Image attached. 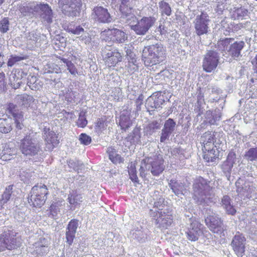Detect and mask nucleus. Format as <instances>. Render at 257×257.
I'll use <instances>...</instances> for the list:
<instances>
[{
  "instance_id": "nucleus-1",
  "label": "nucleus",
  "mask_w": 257,
  "mask_h": 257,
  "mask_svg": "<svg viewBox=\"0 0 257 257\" xmlns=\"http://www.w3.org/2000/svg\"><path fill=\"white\" fill-rule=\"evenodd\" d=\"M164 200L160 198L155 202L153 208L150 210V214L160 228H167L172 222V216L169 212L167 206L164 203Z\"/></svg>"
},
{
  "instance_id": "nucleus-2",
  "label": "nucleus",
  "mask_w": 257,
  "mask_h": 257,
  "mask_svg": "<svg viewBox=\"0 0 257 257\" xmlns=\"http://www.w3.org/2000/svg\"><path fill=\"white\" fill-rule=\"evenodd\" d=\"M164 159L160 154L153 155L141 161L140 175L145 177V171L150 172L153 176H158L165 170Z\"/></svg>"
},
{
  "instance_id": "nucleus-3",
  "label": "nucleus",
  "mask_w": 257,
  "mask_h": 257,
  "mask_svg": "<svg viewBox=\"0 0 257 257\" xmlns=\"http://www.w3.org/2000/svg\"><path fill=\"white\" fill-rule=\"evenodd\" d=\"M165 52L161 43L145 47L142 52V60L148 66L159 64L165 60Z\"/></svg>"
},
{
  "instance_id": "nucleus-4",
  "label": "nucleus",
  "mask_w": 257,
  "mask_h": 257,
  "mask_svg": "<svg viewBox=\"0 0 257 257\" xmlns=\"http://www.w3.org/2000/svg\"><path fill=\"white\" fill-rule=\"evenodd\" d=\"M209 183V181L201 177L195 180L193 187L194 199L203 202L210 198L212 191Z\"/></svg>"
},
{
  "instance_id": "nucleus-5",
  "label": "nucleus",
  "mask_w": 257,
  "mask_h": 257,
  "mask_svg": "<svg viewBox=\"0 0 257 257\" xmlns=\"http://www.w3.org/2000/svg\"><path fill=\"white\" fill-rule=\"evenodd\" d=\"M30 194L28 197L29 203L34 207H41L47 199L48 191L46 185L37 184L32 188Z\"/></svg>"
},
{
  "instance_id": "nucleus-6",
  "label": "nucleus",
  "mask_w": 257,
  "mask_h": 257,
  "mask_svg": "<svg viewBox=\"0 0 257 257\" xmlns=\"http://www.w3.org/2000/svg\"><path fill=\"white\" fill-rule=\"evenodd\" d=\"M20 149L24 155L33 156L40 152V146L37 140L29 135L21 141Z\"/></svg>"
},
{
  "instance_id": "nucleus-7",
  "label": "nucleus",
  "mask_w": 257,
  "mask_h": 257,
  "mask_svg": "<svg viewBox=\"0 0 257 257\" xmlns=\"http://www.w3.org/2000/svg\"><path fill=\"white\" fill-rule=\"evenodd\" d=\"M17 233L13 230L0 235V251L6 248L9 250L17 248L21 244V238L16 237Z\"/></svg>"
},
{
  "instance_id": "nucleus-8",
  "label": "nucleus",
  "mask_w": 257,
  "mask_h": 257,
  "mask_svg": "<svg viewBox=\"0 0 257 257\" xmlns=\"http://www.w3.org/2000/svg\"><path fill=\"white\" fill-rule=\"evenodd\" d=\"M102 56L108 67H114L122 59L121 54L116 49L106 46L102 50Z\"/></svg>"
},
{
  "instance_id": "nucleus-9",
  "label": "nucleus",
  "mask_w": 257,
  "mask_h": 257,
  "mask_svg": "<svg viewBox=\"0 0 257 257\" xmlns=\"http://www.w3.org/2000/svg\"><path fill=\"white\" fill-rule=\"evenodd\" d=\"M236 192L241 199L250 198L254 196L255 187L252 182L239 178L235 182Z\"/></svg>"
},
{
  "instance_id": "nucleus-10",
  "label": "nucleus",
  "mask_w": 257,
  "mask_h": 257,
  "mask_svg": "<svg viewBox=\"0 0 257 257\" xmlns=\"http://www.w3.org/2000/svg\"><path fill=\"white\" fill-rule=\"evenodd\" d=\"M157 19L154 16L143 17L136 25L130 26L131 29L139 35H145L154 25Z\"/></svg>"
},
{
  "instance_id": "nucleus-11",
  "label": "nucleus",
  "mask_w": 257,
  "mask_h": 257,
  "mask_svg": "<svg viewBox=\"0 0 257 257\" xmlns=\"http://www.w3.org/2000/svg\"><path fill=\"white\" fill-rule=\"evenodd\" d=\"M59 7L62 13L68 16H76L81 6L80 0H59Z\"/></svg>"
},
{
  "instance_id": "nucleus-12",
  "label": "nucleus",
  "mask_w": 257,
  "mask_h": 257,
  "mask_svg": "<svg viewBox=\"0 0 257 257\" xmlns=\"http://www.w3.org/2000/svg\"><path fill=\"white\" fill-rule=\"evenodd\" d=\"M101 38L105 41H112L117 43H123L127 39V37L122 31L112 29L105 30L102 32Z\"/></svg>"
},
{
  "instance_id": "nucleus-13",
  "label": "nucleus",
  "mask_w": 257,
  "mask_h": 257,
  "mask_svg": "<svg viewBox=\"0 0 257 257\" xmlns=\"http://www.w3.org/2000/svg\"><path fill=\"white\" fill-rule=\"evenodd\" d=\"M219 56L214 51H209L204 55L202 67L206 72H211L217 67L219 62Z\"/></svg>"
},
{
  "instance_id": "nucleus-14",
  "label": "nucleus",
  "mask_w": 257,
  "mask_h": 257,
  "mask_svg": "<svg viewBox=\"0 0 257 257\" xmlns=\"http://www.w3.org/2000/svg\"><path fill=\"white\" fill-rule=\"evenodd\" d=\"M206 224L210 230L214 233L221 234L224 230L222 221L218 216L212 213L205 219Z\"/></svg>"
},
{
  "instance_id": "nucleus-15",
  "label": "nucleus",
  "mask_w": 257,
  "mask_h": 257,
  "mask_svg": "<svg viewBox=\"0 0 257 257\" xmlns=\"http://www.w3.org/2000/svg\"><path fill=\"white\" fill-rule=\"evenodd\" d=\"M210 20L207 14L201 13L197 15L194 20V27L197 35L201 36L207 33Z\"/></svg>"
},
{
  "instance_id": "nucleus-16",
  "label": "nucleus",
  "mask_w": 257,
  "mask_h": 257,
  "mask_svg": "<svg viewBox=\"0 0 257 257\" xmlns=\"http://www.w3.org/2000/svg\"><path fill=\"white\" fill-rule=\"evenodd\" d=\"M164 94L162 92H156L147 98L145 105L149 111L161 107L165 102Z\"/></svg>"
},
{
  "instance_id": "nucleus-17",
  "label": "nucleus",
  "mask_w": 257,
  "mask_h": 257,
  "mask_svg": "<svg viewBox=\"0 0 257 257\" xmlns=\"http://www.w3.org/2000/svg\"><path fill=\"white\" fill-rule=\"evenodd\" d=\"M246 239L242 234L237 232L231 242L233 249L238 257H242L245 252Z\"/></svg>"
},
{
  "instance_id": "nucleus-18",
  "label": "nucleus",
  "mask_w": 257,
  "mask_h": 257,
  "mask_svg": "<svg viewBox=\"0 0 257 257\" xmlns=\"http://www.w3.org/2000/svg\"><path fill=\"white\" fill-rule=\"evenodd\" d=\"M203 225L198 221H192L186 232L187 238L191 241L197 240L199 237L203 234Z\"/></svg>"
},
{
  "instance_id": "nucleus-19",
  "label": "nucleus",
  "mask_w": 257,
  "mask_h": 257,
  "mask_svg": "<svg viewBox=\"0 0 257 257\" xmlns=\"http://www.w3.org/2000/svg\"><path fill=\"white\" fill-rule=\"evenodd\" d=\"M135 3V0H122L121 1L120 11L127 21L132 20L134 21L136 19L135 15L132 13V8Z\"/></svg>"
},
{
  "instance_id": "nucleus-20",
  "label": "nucleus",
  "mask_w": 257,
  "mask_h": 257,
  "mask_svg": "<svg viewBox=\"0 0 257 257\" xmlns=\"http://www.w3.org/2000/svg\"><path fill=\"white\" fill-rule=\"evenodd\" d=\"M26 76V73L22 69H17L13 70L9 76L11 85L15 89L19 88L23 83L24 78Z\"/></svg>"
},
{
  "instance_id": "nucleus-21",
  "label": "nucleus",
  "mask_w": 257,
  "mask_h": 257,
  "mask_svg": "<svg viewBox=\"0 0 257 257\" xmlns=\"http://www.w3.org/2000/svg\"><path fill=\"white\" fill-rule=\"evenodd\" d=\"M93 15L94 19L100 23H108L112 20L108 10L102 7H96L94 8Z\"/></svg>"
},
{
  "instance_id": "nucleus-22",
  "label": "nucleus",
  "mask_w": 257,
  "mask_h": 257,
  "mask_svg": "<svg viewBox=\"0 0 257 257\" xmlns=\"http://www.w3.org/2000/svg\"><path fill=\"white\" fill-rule=\"evenodd\" d=\"M17 106L10 103L8 104V110L9 113H11L13 116L16 128L18 130H22L24 126L23 121L24 120V115L21 111H19L16 109Z\"/></svg>"
},
{
  "instance_id": "nucleus-23",
  "label": "nucleus",
  "mask_w": 257,
  "mask_h": 257,
  "mask_svg": "<svg viewBox=\"0 0 257 257\" xmlns=\"http://www.w3.org/2000/svg\"><path fill=\"white\" fill-rule=\"evenodd\" d=\"M235 161L236 154L233 152H230L229 153L226 161L222 165V170L228 180L230 177L231 171Z\"/></svg>"
},
{
  "instance_id": "nucleus-24",
  "label": "nucleus",
  "mask_w": 257,
  "mask_h": 257,
  "mask_svg": "<svg viewBox=\"0 0 257 257\" xmlns=\"http://www.w3.org/2000/svg\"><path fill=\"white\" fill-rule=\"evenodd\" d=\"M176 127V122L173 119L169 118L167 120L164 125L162 130L160 141L164 142L166 140L168 139L170 135L175 130Z\"/></svg>"
},
{
  "instance_id": "nucleus-25",
  "label": "nucleus",
  "mask_w": 257,
  "mask_h": 257,
  "mask_svg": "<svg viewBox=\"0 0 257 257\" xmlns=\"http://www.w3.org/2000/svg\"><path fill=\"white\" fill-rule=\"evenodd\" d=\"M78 226V220L77 219L71 220L67 225L66 237L67 242L69 245H71L73 242Z\"/></svg>"
},
{
  "instance_id": "nucleus-26",
  "label": "nucleus",
  "mask_w": 257,
  "mask_h": 257,
  "mask_svg": "<svg viewBox=\"0 0 257 257\" xmlns=\"http://www.w3.org/2000/svg\"><path fill=\"white\" fill-rule=\"evenodd\" d=\"M221 112L219 109L209 110L204 115V122L210 125H217V122L221 118Z\"/></svg>"
},
{
  "instance_id": "nucleus-27",
  "label": "nucleus",
  "mask_w": 257,
  "mask_h": 257,
  "mask_svg": "<svg viewBox=\"0 0 257 257\" xmlns=\"http://www.w3.org/2000/svg\"><path fill=\"white\" fill-rule=\"evenodd\" d=\"M37 7L40 11L41 16L43 21L47 23H52L53 18L52 11L49 5L40 3L37 5Z\"/></svg>"
},
{
  "instance_id": "nucleus-28",
  "label": "nucleus",
  "mask_w": 257,
  "mask_h": 257,
  "mask_svg": "<svg viewBox=\"0 0 257 257\" xmlns=\"http://www.w3.org/2000/svg\"><path fill=\"white\" fill-rule=\"evenodd\" d=\"M44 137L47 144L51 145L52 148L56 147L59 143L58 137L54 131L49 128H44Z\"/></svg>"
},
{
  "instance_id": "nucleus-29",
  "label": "nucleus",
  "mask_w": 257,
  "mask_h": 257,
  "mask_svg": "<svg viewBox=\"0 0 257 257\" xmlns=\"http://www.w3.org/2000/svg\"><path fill=\"white\" fill-rule=\"evenodd\" d=\"M131 112L130 109H124L121 112L119 124L121 129L126 130L131 125Z\"/></svg>"
},
{
  "instance_id": "nucleus-30",
  "label": "nucleus",
  "mask_w": 257,
  "mask_h": 257,
  "mask_svg": "<svg viewBox=\"0 0 257 257\" xmlns=\"http://www.w3.org/2000/svg\"><path fill=\"white\" fill-rule=\"evenodd\" d=\"M244 42L242 41L235 42L231 44L228 50V53L234 59L240 56V52L244 46Z\"/></svg>"
},
{
  "instance_id": "nucleus-31",
  "label": "nucleus",
  "mask_w": 257,
  "mask_h": 257,
  "mask_svg": "<svg viewBox=\"0 0 257 257\" xmlns=\"http://www.w3.org/2000/svg\"><path fill=\"white\" fill-rule=\"evenodd\" d=\"M170 187L176 195H184L186 193L185 185L181 182L172 179L169 182Z\"/></svg>"
},
{
  "instance_id": "nucleus-32",
  "label": "nucleus",
  "mask_w": 257,
  "mask_h": 257,
  "mask_svg": "<svg viewBox=\"0 0 257 257\" xmlns=\"http://www.w3.org/2000/svg\"><path fill=\"white\" fill-rule=\"evenodd\" d=\"M15 99L18 105L26 107L30 106L35 101L33 96L26 93L17 95Z\"/></svg>"
},
{
  "instance_id": "nucleus-33",
  "label": "nucleus",
  "mask_w": 257,
  "mask_h": 257,
  "mask_svg": "<svg viewBox=\"0 0 257 257\" xmlns=\"http://www.w3.org/2000/svg\"><path fill=\"white\" fill-rule=\"evenodd\" d=\"M230 16L233 20H242L247 16L248 11L243 7L233 8L230 11Z\"/></svg>"
},
{
  "instance_id": "nucleus-34",
  "label": "nucleus",
  "mask_w": 257,
  "mask_h": 257,
  "mask_svg": "<svg viewBox=\"0 0 257 257\" xmlns=\"http://www.w3.org/2000/svg\"><path fill=\"white\" fill-rule=\"evenodd\" d=\"M203 151V158L207 162H213L218 158V151L213 147H209L207 149L202 148Z\"/></svg>"
},
{
  "instance_id": "nucleus-35",
  "label": "nucleus",
  "mask_w": 257,
  "mask_h": 257,
  "mask_svg": "<svg viewBox=\"0 0 257 257\" xmlns=\"http://www.w3.org/2000/svg\"><path fill=\"white\" fill-rule=\"evenodd\" d=\"M17 154V150L12 143L5 144L2 152V158L3 160H11V157Z\"/></svg>"
},
{
  "instance_id": "nucleus-36",
  "label": "nucleus",
  "mask_w": 257,
  "mask_h": 257,
  "mask_svg": "<svg viewBox=\"0 0 257 257\" xmlns=\"http://www.w3.org/2000/svg\"><path fill=\"white\" fill-rule=\"evenodd\" d=\"M214 137V133L212 132L208 131L203 134L201 138V142L204 149H207L209 147H213Z\"/></svg>"
},
{
  "instance_id": "nucleus-37",
  "label": "nucleus",
  "mask_w": 257,
  "mask_h": 257,
  "mask_svg": "<svg viewBox=\"0 0 257 257\" xmlns=\"http://www.w3.org/2000/svg\"><path fill=\"white\" fill-rule=\"evenodd\" d=\"M221 205L228 214L233 215L236 213V209L233 205L230 198L225 195L221 199Z\"/></svg>"
},
{
  "instance_id": "nucleus-38",
  "label": "nucleus",
  "mask_w": 257,
  "mask_h": 257,
  "mask_svg": "<svg viewBox=\"0 0 257 257\" xmlns=\"http://www.w3.org/2000/svg\"><path fill=\"white\" fill-rule=\"evenodd\" d=\"M107 153L108 155L109 159L113 164H120L123 162V158L117 153L114 148L112 147L108 148Z\"/></svg>"
},
{
  "instance_id": "nucleus-39",
  "label": "nucleus",
  "mask_w": 257,
  "mask_h": 257,
  "mask_svg": "<svg viewBox=\"0 0 257 257\" xmlns=\"http://www.w3.org/2000/svg\"><path fill=\"white\" fill-rule=\"evenodd\" d=\"M141 128L135 127L132 133L130 134L127 137L126 140L131 144H139L141 142Z\"/></svg>"
},
{
  "instance_id": "nucleus-40",
  "label": "nucleus",
  "mask_w": 257,
  "mask_h": 257,
  "mask_svg": "<svg viewBox=\"0 0 257 257\" xmlns=\"http://www.w3.org/2000/svg\"><path fill=\"white\" fill-rule=\"evenodd\" d=\"M27 85L33 90L40 89L42 86V82L35 76H29L28 77Z\"/></svg>"
},
{
  "instance_id": "nucleus-41",
  "label": "nucleus",
  "mask_w": 257,
  "mask_h": 257,
  "mask_svg": "<svg viewBox=\"0 0 257 257\" xmlns=\"http://www.w3.org/2000/svg\"><path fill=\"white\" fill-rule=\"evenodd\" d=\"M12 120L11 118L0 119V132L7 134L12 130Z\"/></svg>"
},
{
  "instance_id": "nucleus-42",
  "label": "nucleus",
  "mask_w": 257,
  "mask_h": 257,
  "mask_svg": "<svg viewBox=\"0 0 257 257\" xmlns=\"http://www.w3.org/2000/svg\"><path fill=\"white\" fill-rule=\"evenodd\" d=\"M232 40L233 39L231 38H226L218 41L217 44V48L221 52H224L225 54H227L230 46V43Z\"/></svg>"
},
{
  "instance_id": "nucleus-43",
  "label": "nucleus",
  "mask_w": 257,
  "mask_h": 257,
  "mask_svg": "<svg viewBox=\"0 0 257 257\" xmlns=\"http://www.w3.org/2000/svg\"><path fill=\"white\" fill-rule=\"evenodd\" d=\"M13 185H9L6 188L5 191L0 200V208H2L3 205L7 203L10 199L13 192Z\"/></svg>"
},
{
  "instance_id": "nucleus-44",
  "label": "nucleus",
  "mask_w": 257,
  "mask_h": 257,
  "mask_svg": "<svg viewBox=\"0 0 257 257\" xmlns=\"http://www.w3.org/2000/svg\"><path fill=\"white\" fill-rule=\"evenodd\" d=\"M68 199L70 204L77 205L82 202L83 197L81 194H78L75 191H72L70 193Z\"/></svg>"
},
{
  "instance_id": "nucleus-45",
  "label": "nucleus",
  "mask_w": 257,
  "mask_h": 257,
  "mask_svg": "<svg viewBox=\"0 0 257 257\" xmlns=\"http://www.w3.org/2000/svg\"><path fill=\"white\" fill-rule=\"evenodd\" d=\"M78 94L77 91L72 90V88L71 86H69L68 88L65 89V91H63V94L65 99L70 102L74 101Z\"/></svg>"
},
{
  "instance_id": "nucleus-46",
  "label": "nucleus",
  "mask_w": 257,
  "mask_h": 257,
  "mask_svg": "<svg viewBox=\"0 0 257 257\" xmlns=\"http://www.w3.org/2000/svg\"><path fill=\"white\" fill-rule=\"evenodd\" d=\"M159 7L162 16H170L172 14L170 5L165 1H162L159 3Z\"/></svg>"
},
{
  "instance_id": "nucleus-47",
  "label": "nucleus",
  "mask_w": 257,
  "mask_h": 257,
  "mask_svg": "<svg viewBox=\"0 0 257 257\" xmlns=\"http://www.w3.org/2000/svg\"><path fill=\"white\" fill-rule=\"evenodd\" d=\"M244 157L248 161L257 162V147L248 149L245 152Z\"/></svg>"
},
{
  "instance_id": "nucleus-48",
  "label": "nucleus",
  "mask_w": 257,
  "mask_h": 257,
  "mask_svg": "<svg viewBox=\"0 0 257 257\" xmlns=\"http://www.w3.org/2000/svg\"><path fill=\"white\" fill-rule=\"evenodd\" d=\"M161 128V123L157 121H153L150 123L145 128L147 135H152L154 133Z\"/></svg>"
},
{
  "instance_id": "nucleus-49",
  "label": "nucleus",
  "mask_w": 257,
  "mask_h": 257,
  "mask_svg": "<svg viewBox=\"0 0 257 257\" xmlns=\"http://www.w3.org/2000/svg\"><path fill=\"white\" fill-rule=\"evenodd\" d=\"M65 27L64 29L69 33L74 35H79L84 31L83 28L80 26H75V25L72 23Z\"/></svg>"
},
{
  "instance_id": "nucleus-50",
  "label": "nucleus",
  "mask_w": 257,
  "mask_h": 257,
  "mask_svg": "<svg viewBox=\"0 0 257 257\" xmlns=\"http://www.w3.org/2000/svg\"><path fill=\"white\" fill-rule=\"evenodd\" d=\"M229 2V0H216V11L219 14H221L224 10L228 8L227 4Z\"/></svg>"
},
{
  "instance_id": "nucleus-51",
  "label": "nucleus",
  "mask_w": 257,
  "mask_h": 257,
  "mask_svg": "<svg viewBox=\"0 0 257 257\" xmlns=\"http://www.w3.org/2000/svg\"><path fill=\"white\" fill-rule=\"evenodd\" d=\"M61 60L63 63L66 64L67 70L72 75L76 76L78 74L77 69H76L75 65L72 63L71 61L65 58H62Z\"/></svg>"
},
{
  "instance_id": "nucleus-52",
  "label": "nucleus",
  "mask_w": 257,
  "mask_h": 257,
  "mask_svg": "<svg viewBox=\"0 0 257 257\" xmlns=\"http://www.w3.org/2000/svg\"><path fill=\"white\" fill-rule=\"evenodd\" d=\"M77 125L78 127H84L87 124L86 119V113L83 111L79 113V117L77 121Z\"/></svg>"
},
{
  "instance_id": "nucleus-53",
  "label": "nucleus",
  "mask_w": 257,
  "mask_h": 257,
  "mask_svg": "<svg viewBox=\"0 0 257 257\" xmlns=\"http://www.w3.org/2000/svg\"><path fill=\"white\" fill-rule=\"evenodd\" d=\"M26 56H16L12 55L9 59L8 61V66L12 67L15 65V64L19 61L27 59Z\"/></svg>"
},
{
  "instance_id": "nucleus-54",
  "label": "nucleus",
  "mask_w": 257,
  "mask_h": 257,
  "mask_svg": "<svg viewBox=\"0 0 257 257\" xmlns=\"http://www.w3.org/2000/svg\"><path fill=\"white\" fill-rule=\"evenodd\" d=\"M67 164L70 168L76 171H78L83 166V164L77 160H70L67 161Z\"/></svg>"
},
{
  "instance_id": "nucleus-55",
  "label": "nucleus",
  "mask_w": 257,
  "mask_h": 257,
  "mask_svg": "<svg viewBox=\"0 0 257 257\" xmlns=\"http://www.w3.org/2000/svg\"><path fill=\"white\" fill-rule=\"evenodd\" d=\"M60 203L58 202L53 203L50 207V215L52 217L55 218L60 212Z\"/></svg>"
},
{
  "instance_id": "nucleus-56",
  "label": "nucleus",
  "mask_w": 257,
  "mask_h": 257,
  "mask_svg": "<svg viewBox=\"0 0 257 257\" xmlns=\"http://www.w3.org/2000/svg\"><path fill=\"white\" fill-rule=\"evenodd\" d=\"M9 25L8 19L7 18H4L0 22V31L3 33H6L9 29Z\"/></svg>"
},
{
  "instance_id": "nucleus-57",
  "label": "nucleus",
  "mask_w": 257,
  "mask_h": 257,
  "mask_svg": "<svg viewBox=\"0 0 257 257\" xmlns=\"http://www.w3.org/2000/svg\"><path fill=\"white\" fill-rule=\"evenodd\" d=\"M79 140L81 144L84 145H88L90 144L91 142V138L89 136L85 134H81L79 137Z\"/></svg>"
},
{
  "instance_id": "nucleus-58",
  "label": "nucleus",
  "mask_w": 257,
  "mask_h": 257,
  "mask_svg": "<svg viewBox=\"0 0 257 257\" xmlns=\"http://www.w3.org/2000/svg\"><path fill=\"white\" fill-rule=\"evenodd\" d=\"M48 67L49 69L47 71V73H55L58 74L61 72L60 68L56 64H49Z\"/></svg>"
},
{
  "instance_id": "nucleus-59",
  "label": "nucleus",
  "mask_w": 257,
  "mask_h": 257,
  "mask_svg": "<svg viewBox=\"0 0 257 257\" xmlns=\"http://www.w3.org/2000/svg\"><path fill=\"white\" fill-rule=\"evenodd\" d=\"M144 97L143 95H140L136 100V110L139 111L141 109V106L143 104Z\"/></svg>"
},
{
  "instance_id": "nucleus-60",
  "label": "nucleus",
  "mask_w": 257,
  "mask_h": 257,
  "mask_svg": "<svg viewBox=\"0 0 257 257\" xmlns=\"http://www.w3.org/2000/svg\"><path fill=\"white\" fill-rule=\"evenodd\" d=\"M157 31L159 32L161 35H166L168 30L164 24H161L157 29Z\"/></svg>"
},
{
  "instance_id": "nucleus-61",
  "label": "nucleus",
  "mask_w": 257,
  "mask_h": 257,
  "mask_svg": "<svg viewBox=\"0 0 257 257\" xmlns=\"http://www.w3.org/2000/svg\"><path fill=\"white\" fill-rule=\"evenodd\" d=\"M128 173L129 174L136 173V164L134 162H131L128 166Z\"/></svg>"
},
{
  "instance_id": "nucleus-62",
  "label": "nucleus",
  "mask_w": 257,
  "mask_h": 257,
  "mask_svg": "<svg viewBox=\"0 0 257 257\" xmlns=\"http://www.w3.org/2000/svg\"><path fill=\"white\" fill-rule=\"evenodd\" d=\"M47 245V241L45 238H41L39 242L35 243L36 247H45Z\"/></svg>"
},
{
  "instance_id": "nucleus-63",
  "label": "nucleus",
  "mask_w": 257,
  "mask_h": 257,
  "mask_svg": "<svg viewBox=\"0 0 257 257\" xmlns=\"http://www.w3.org/2000/svg\"><path fill=\"white\" fill-rule=\"evenodd\" d=\"M96 126L100 130H103L106 127V124L104 121L101 119H99L96 123Z\"/></svg>"
},
{
  "instance_id": "nucleus-64",
  "label": "nucleus",
  "mask_w": 257,
  "mask_h": 257,
  "mask_svg": "<svg viewBox=\"0 0 257 257\" xmlns=\"http://www.w3.org/2000/svg\"><path fill=\"white\" fill-rule=\"evenodd\" d=\"M80 39L84 42L85 44H89L90 43L91 39L88 36V34L82 35L80 37Z\"/></svg>"
}]
</instances>
